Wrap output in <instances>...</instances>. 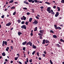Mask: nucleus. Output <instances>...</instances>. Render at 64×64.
<instances>
[{"instance_id": "e433bc0d", "label": "nucleus", "mask_w": 64, "mask_h": 64, "mask_svg": "<svg viewBox=\"0 0 64 64\" xmlns=\"http://www.w3.org/2000/svg\"><path fill=\"white\" fill-rule=\"evenodd\" d=\"M36 54H37V56H39V54L38 52H37Z\"/></svg>"}, {"instance_id": "338daca9", "label": "nucleus", "mask_w": 64, "mask_h": 64, "mask_svg": "<svg viewBox=\"0 0 64 64\" xmlns=\"http://www.w3.org/2000/svg\"><path fill=\"white\" fill-rule=\"evenodd\" d=\"M14 28H12L11 29H10V30H13V29Z\"/></svg>"}, {"instance_id": "a18cd8bd", "label": "nucleus", "mask_w": 64, "mask_h": 64, "mask_svg": "<svg viewBox=\"0 0 64 64\" xmlns=\"http://www.w3.org/2000/svg\"><path fill=\"white\" fill-rule=\"evenodd\" d=\"M56 15H59V12H56Z\"/></svg>"}, {"instance_id": "aec40b11", "label": "nucleus", "mask_w": 64, "mask_h": 64, "mask_svg": "<svg viewBox=\"0 0 64 64\" xmlns=\"http://www.w3.org/2000/svg\"><path fill=\"white\" fill-rule=\"evenodd\" d=\"M57 9H58V11H60V8L59 7H57Z\"/></svg>"}, {"instance_id": "680f3d73", "label": "nucleus", "mask_w": 64, "mask_h": 64, "mask_svg": "<svg viewBox=\"0 0 64 64\" xmlns=\"http://www.w3.org/2000/svg\"><path fill=\"white\" fill-rule=\"evenodd\" d=\"M12 63H13V61L12 60L10 62V63L12 64Z\"/></svg>"}, {"instance_id": "a19ab883", "label": "nucleus", "mask_w": 64, "mask_h": 64, "mask_svg": "<svg viewBox=\"0 0 64 64\" xmlns=\"http://www.w3.org/2000/svg\"><path fill=\"white\" fill-rule=\"evenodd\" d=\"M32 60L31 59L29 60V62L30 63H32Z\"/></svg>"}, {"instance_id": "f257e3e1", "label": "nucleus", "mask_w": 64, "mask_h": 64, "mask_svg": "<svg viewBox=\"0 0 64 64\" xmlns=\"http://www.w3.org/2000/svg\"><path fill=\"white\" fill-rule=\"evenodd\" d=\"M7 41H3L2 42V46H5V45H6V46H7Z\"/></svg>"}, {"instance_id": "c03bdc74", "label": "nucleus", "mask_w": 64, "mask_h": 64, "mask_svg": "<svg viewBox=\"0 0 64 64\" xmlns=\"http://www.w3.org/2000/svg\"><path fill=\"white\" fill-rule=\"evenodd\" d=\"M25 49H26V47H24L23 48V50H25Z\"/></svg>"}, {"instance_id": "a211bd4d", "label": "nucleus", "mask_w": 64, "mask_h": 64, "mask_svg": "<svg viewBox=\"0 0 64 64\" xmlns=\"http://www.w3.org/2000/svg\"><path fill=\"white\" fill-rule=\"evenodd\" d=\"M2 55L3 56H5L6 55V54L5 53V52H4L3 53H2Z\"/></svg>"}, {"instance_id": "6e6d98bb", "label": "nucleus", "mask_w": 64, "mask_h": 64, "mask_svg": "<svg viewBox=\"0 0 64 64\" xmlns=\"http://www.w3.org/2000/svg\"><path fill=\"white\" fill-rule=\"evenodd\" d=\"M39 38H40V39H42V38H42V36H40L39 37Z\"/></svg>"}, {"instance_id": "69168bd1", "label": "nucleus", "mask_w": 64, "mask_h": 64, "mask_svg": "<svg viewBox=\"0 0 64 64\" xmlns=\"http://www.w3.org/2000/svg\"><path fill=\"white\" fill-rule=\"evenodd\" d=\"M5 60L6 62H7L8 61V60H7V59H5Z\"/></svg>"}, {"instance_id": "9d476101", "label": "nucleus", "mask_w": 64, "mask_h": 64, "mask_svg": "<svg viewBox=\"0 0 64 64\" xmlns=\"http://www.w3.org/2000/svg\"><path fill=\"white\" fill-rule=\"evenodd\" d=\"M29 2H31L32 3H34V0H28Z\"/></svg>"}, {"instance_id": "2f4dec72", "label": "nucleus", "mask_w": 64, "mask_h": 64, "mask_svg": "<svg viewBox=\"0 0 64 64\" xmlns=\"http://www.w3.org/2000/svg\"><path fill=\"white\" fill-rule=\"evenodd\" d=\"M22 24H25V22L24 21H22L21 23Z\"/></svg>"}, {"instance_id": "7ed1b4c3", "label": "nucleus", "mask_w": 64, "mask_h": 64, "mask_svg": "<svg viewBox=\"0 0 64 64\" xmlns=\"http://www.w3.org/2000/svg\"><path fill=\"white\" fill-rule=\"evenodd\" d=\"M54 27H55V29H59V30H61V28L60 27H57V26L56 25H54Z\"/></svg>"}, {"instance_id": "052dcab7", "label": "nucleus", "mask_w": 64, "mask_h": 64, "mask_svg": "<svg viewBox=\"0 0 64 64\" xmlns=\"http://www.w3.org/2000/svg\"><path fill=\"white\" fill-rule=\"evenodd\" d=\"M38 59L40 60H41V58H39Z\"/></svg>"}, {"instance_id": "09e8293b", "label": "nucleus", "mask_w": 64, "mask_h": 64, "mask_svg": "<svg viewBox=\"0 0 64 64\" xmlns=\"http://www.w3.org/2000/svg\"><path fill=\"white\" fill-rule=\"evenodd\" d=\"M58 16V15L57 14H56L55 15V16L56 17H57Z\"/></svg>"}, {"instance_id": "bf43d9fd", "label": "nucleus", "mask_w": 64, "mask_h": 64, "mask_svg": "<svg viewBox=\"0 0 64 64\" xmlns=\"http://www.w3.org/2000/svg\"><path fill=\"white\" fill-rule=\"evenodd\" d=\"M44 54H46V52L45 51H44Z\"/></svg>"}, {"instance_id": "603ef678", "label": "nucleus", "mask_w": 64, "mask_h": 64, "mask_svg": "<svg viewBox=\"0 0 64 64\" xmlns=\"http://www.w3.org/2000/svg\"><path fill=\"white\" fill-rule=\"evenodd\" d=\"M26 14L27 15H29L30 14V13L28 12L26 13Z\"/></svg>"}, {"instance_id": "8fccbe9b", "label": "nucleus", "mask_w": 64, "mask_h": 64, "mask_svg": "<svg viewBox=\"0 0 64 64\" xmlns=\"http://www.w3.org/2000/svg\"><path fill=\"white\" fill-rule=\"evenodd\" d=\"M42 56H44V57H45V54H42Z\"/></svg>"}, {"instance_id": "ddd939ff", "label": "nucleus", "mask_w": 64, "mask_h": 64, "mask_svg": "<svg viewBox=\"0 0 64 64\" xmlns=\"http://www.w3.org/2000/svg\"><path fill=\"white\" fill-rule=\"evenodd\" d=\"M40 32L42 34H43V33L44 32V30H40Z\"/></svg>"}, {"instance_id": "6e6552de", "label": "nucleus", "mask_w": 64, "mask_h": 64, "mask_svg": "<svg viewBox=\"0 0 64 64\" xmlns=\"http://www.w3.org/2000/svg\"><path fill=\"white\" fill-rule=\"evenodd\" d=\"M26 1H27L26 0L24 1V4H26L27 5L29 4V3L28 2H26Z\"/></svg>"}, {"instance_id": "20e7f679", "label": "nucleus", "mask_w": 64, "mask_h": 64, "mask_svg": "<svg viewBox=\"0 0 64 64\" xmlns=\"http://www.w3.org/2000/svg\"><path fill=\"white\" fill-rule=\"evenodd\" d=\"M50 9H51V8L50 7H48L47 8V10L49 13H51V11L50 10Z\"/></svg>"}, {"instance_id": "37998d69", "label": "nucleus", "mask_w": 64, "mask_h": 64, "mask_svg": "<svg viewBox=\"0 0 64 64\" xmlns=\"http://www.w3.org/2000/svg\"><path fill=\"white\" fill-rule=\"evenodd\" d=\"M36 19H39V17H38V16H36Z\"/></svg>"}, {"instance_id": "c756f323", "label": "nucleus", "mask_w": 64, "mask_h": 64, "mask_svg": "<svg viewBox=\"0 0 64 64\" xmlns=\"http://www.w3.org/2000/svg\"><path fill=\"white\" fill-rule=\"evenodd\" d=\"M18 23H20L21 22V21L20 19H19L18 20Z\"/></svg>"}, {"instance_id": "7c9ffc66", "label": "nucleus", "mask_w": 64, "mask_h": 64, "mask_svg": "<svg viewBox=\"0 0 64 64\" xmlns=\"http://www.w3.org/2000/svg\"><path fill=\"white\" fill-rule=\"evenodd\" d=\"M50 33H54V31H53L52 30H50Z\"/></svg>"}, {"instance_id": "4d7b16f0", "label": "nucleus", "mask_w": 64, "mask_h": 64, "mask_svg": "<svg viewBox=\"0 0 64 64\" xmlns=\"http://www.w3.org/2000/svg\"><path fill=\"white\" fill-rule=\"evenodd\" d=\"M41 9H43L44 8V7L43 6H41L40 7Z\"/></svg>"}, {"instance_id": "0eeeda50", "label": "nucleus", "mask_w": 64, "mask_h": 64, "mask_svg": "<svg viewBox=\"0 0 64 64\" xmlns=\"http://www.w3.org/2000/svg\"><path fill=\"white\" fill-rule=\"evenodd\" d=\"M32 24H38V21L36 20H34V22H32Z\"/></svg>"}, {"instance_id": "13d9d810", "label": "nucleus", "mask_w": 64, "mask_h": 64, "mask_svg": "<svg viewBox=\"0 0 64 64\" xmlns=\"http://www.w3.org/2000/svg\"><path fill=\"white\" fill-rule=\"evenodd\" d=\"M30 34L31 36H32L33 35V33H30Z\"/></svg>"}, {"instance_id": "5fc2aeb1", "label": "nucleus", "mask_w": 64, "mask_h": 64, "mask_svg": "<svg viewBox=\"0 0 64 64\" xmlns=\"http://www.w3.org/2000/svg\"><path fill=\"white\" fill-rule=\"evenodd\" d=\"M26 62L27 63L28 62V58H26Z\"/></svg>"}, {"instance_id": "f8f14e48", "label": "nucleus", "mask_w": 64, "mask_h": 64, "mask_svg": "<svg viewBox=\"0 0 64 64\" xmlns=\"http://www.w3.org/2000/svg\"><path fill=\"white\" fill-rule=\"evenodd\" d=\"M51 13L52 14H53V15H55V12H53V10H51Z\"/></svg>"}, {"instance_id": "58836bf2", "label": "nucleus", "mask_w": 64, "mask_h": 64, "mask_svg": "<svg viewBox=\"0 0 64 64\" xmlns=\"http://www.w3.org/2000/svg\"><path fill=\"white\" fill-rule=\"evenodd\" d=\"M15 7L14 6H13L11 8V9H15Z\"/></svg>"}, {"instance_id": "4be33fe9", "label": "nucleus", "mask_w": 64, "mask_h": 64, "mask_svg": "<svg viewBox=\"0 0 64 64\" xmlns=\"http://www.w3.org/2000/svg\"><path fill=\"white\" fill-rule=\"evenodd\" d=\"M22 18H23L24 20H25L26 19V18L25 17V16H22Z\"/></svg>"}, {"instance_id": "423d86ee", "label": "nucleus", "mask_w": 64, "mask_h": 64, "mask_svg": "<svg viewBox=\"0 0 64 64\" xmlns=\"http://www.w3.org/2000/svg\"><path fill=\"white\" fill-rule=\"evenodd\" d=\"M21 28H22V29H26V26L25 25H22L21 26Z\"/></svg>"}, {"instance_id": "49530a36", "label": "nucleus", "mask_w": 64, "mask_h": 64, "mask_svg": "<svg viewBox=\"0 0 64 64\" xmlns=\"http://www.w3.org/2000/svg\"><path fill=\"white\" fill-rule=\"evenodd\" d=\"M56 7V6H54L53 7V8L54 9H55Z\"/></svg>"}, {"instance_id": "e2e57ef3", "label": "nucleus", "mask_w": 64, "mask_h": 64, "mask_svg": "<svg viewBox=\"0 0 64 64\" xmlns=\"http://www.w3.org/2000/svg\"><path fill=\"white\" fill-rule=\"evenodd\" d=\"M37 16H38V17H40V15H39V14H37Z\"/></svg>"}, {"instance_id": "f3484780", "label": "nucleus", "mask_w": 64, "mask_h": 64, "mask_svg": "<svg viewBox=\"0 0 64 64\" xmlns=\"http://www.w3.org/2000/svg\"><path fill=\"white\" fill-rule=\"evenodd\" d=\"M56 46H57L58 47H59V48H60V46L59 45V44H58L56 45Z\"/></svg>"}, {"instance_id": "473e14b6", "label": "nucleus", "mask_w": 64, "mask_h": 64, "mask_svg": "<svg viewBox=\"0 0 64 64\" xmlns=\"http://www.w3.org/2000/svg\"><path fill=\"white\" fill-rule=\"evenodd\" d=\"M50 62L51 64H53V62H52L51 60H50Z\"/></svg>"}, {"instance_id": "393cba45", "label": "nucleus", "mask_w": 64, "mask_h": 64, "mask_svg": "<svg viewBox=\"0 0 64 64\" xmlns=\"http://www.w3.org/2000/svg\"><path fill=\"white\" fill-rule=\"evenodd\" d=\"M37 30V27H36L34 29V31H36Z\"/></svg>"}, {"instance_id": "b1692460", "label": "nucleus", "mask_w": 64, "mask_h": 64, "mask_svg": "<svg viewBox=\"0 0 64 64\" xmlns=\"http://www.w3.org/2000/svg\"><path fill=\"white\" fill-rule=\"evenodd\" d=\"M46 43H49V41L48 40H46Z\"/></svg>"}, {"instance_id": "c85d7f7f", "label": "nucleus", "mask_w": 64, "mask_h": 64, "mask_svg": "<svg viewBox=\"0 0 64 64\" xmlns=\"http://www.w3.org/2000/svg\"><path fill=\"white\" fill-rule=\"evenodd\" d=\"M60 41L61 42H64V40H63L62 39H61L60 40Z\"/></svg>"}, {"instance_id": "ea45409f", "label": "nucleus", "mask_w": 64, "mask_h": 64, "mask_svg": "<svg viewBox=\"0 0 64 64\" xmlns=\"http://www.w3.org/2000/svg\"><path fill=\"white\" fill-rule=\"evenodd\" d=\"M16 55L17 56H18L17 57H18V58L19 57V56H20V54H17Z\"/></svg>"}, {"instance_id": "dca6fc26", "label": "nucleus", "mask_w": 64, "mask_h": 64, "mask_svg": "<svg viewBox=\"0 0 64 64\" xmlns=\"http://www.w3.org/2000/svg\"><path fill=\"white\" fill-rule=\"evenodd\" d=\"M22 34V32H18V36H20V35H21V34Z\"/></svg>"}, {"instance_id": "f704fd0d", "label": "nucleus", "mask_w": 64, "mask_h": 64, "mask_svg": "<svg viewBox=\"0 0 64 64\" xmlns=\"http://www.w3.org/2000/svg\"><path fill=\"white\" fill-rule=\"evenodd\" d=\"M16 11H15L14 12L13 14V15H15L16 14Z\"/></svg>"}, {"instance_id": "39448f33", "label": "nucleus", "mask_w": 64, "mask_h": 64, "mask_svg": "<svg viewBox=\"0 0 64 64\" xmlns=\"http://www.w3.org/2000/svg\"><path fill=\"white\" fill-rule=\"evenodd\" d=\"M34 2L35 3H42V2L40 1V2L39 1H38L37 0H34Z\"/></svg>"}, {"instance_id": "1a4fd4ad", "label": "nucleus", "mask_w": 64, "mask_h": 64, "mask_svg": "<svg viewBox=\"0 0 64 64\" xmlns=\"http://www.w3.org/2000/svg\"><path fill=\"white\" fill-rule=\"evenodd\" d=\"M11 23L10 22H9L8 23L6 24V26H10V25H11Z\"/></svg>"}, {"instance_id": "bb28decb", "label": "nucleus", "mask_w": 64, "mask_h": 64, "mask_svg": "<svg viewBox=\"0 0 64 64\" xmlns=\"http://www.w3.org/2000/svg\"><path fill=\"white\" fill-rule=\"evenodd\" d=\"M28 23H29L28 22H26L25 23V24H26V25H28Z\"/></svg>"}, {"instance_id": "3c124183", "label": "nucleus", "mask_w": 64, "mask_h": 64, "mask_svg": "<svg viewBox=\"0 0 64 64\" xmlns=\"http://www.w3.org/2000/svg\"><path fill=\"white\" fill-rule=\"evenodd\" d=\"M10 47H11V49H12V50H13V46H10Z\"/></svg>"}, {"instance_id": "72a5a7b5", "label": "nucleus", "mask_w": 64, "mask_h": 64, "mask_svg": "<svg viewBox=\"0 0 64 64\" xmlns=\"http://www.w3.org/2000/svg\"><path fill=\"white\" fill-rule=\"evenodd\" d=\"M18 57H17L15 58L14 59L15 60H17V59H18Z\"/></svg>"}, {"instance_id": "2eb2a0df", "label": "nucleus", "mask_w": 64, "mask_h": 64, "mask_svg": "<svg viewBox=\"0 0 64 64\" xmlns=\"http://www.w3.org/2000/svg\"><path fill=\"white\" fill-rule=\"evenodd\" d=\"M42 42H43L42 44H44L45 43V42H46V40H45V39L43 40Z\"/></svg>"}, {"instance_id": "f03ea898", "label": "nucleus", "mask_w": 64, "mask_h": 64, "mask_svg": "<svg viewBox=\"0 0 64 64\" xmlns=\"http://www.w3.org/2000/svg\"><path fill=\"white\" fill-rule=\"evenodd\" d=\"M29 44L31 47H32V42H31V41H29V42H28L26 43V46H27V45H28Z\"/></svg>"}, {"instance_id": "6ab92c4d", "label": "nucleus", "mask_w": 64, "mask_h": 64, "mask_svg": "<svg viewBox=\"0 0 64 64\" xmlns=\"http://www.w3.org/2000/svg\"><path fill=\"white\" fill-rule=\"evenodd\" d=\"M9 49V48L8 47H7L6 48V51H8V50Z\"/></svg>"}, {"instance_id": "4468645a", "label": "nucleus", "mask_w": 64, "mask_h": 64, "mask_svg": "<svg viewBox=\"0 0 64 64\" xmlns=\"http://www.w3.org/2000/svg\"><path fill=\"white\" fill-rule=\"evenodd\" d=\"M27 43V41H25V42H23L22 43V45H25V44H26Z\"/></svg>"}, {"instance_id": "5701e85b", "label": "nucleus", "mask_w": 64, "mask_h": 64, "mask_svg": "<svg viewBox=\"0 0 64 64\" xmlns=\"http://www.w3.org/2000/svg\"><path fill=\"white\" fill-rule=\"evenodd\" d=\"M53 37L54 38H57V36L56 35H54L53 36Z\"/></svg>"}, {"instance_id": "0e129e2a", "label": "nucleus", "mask_w": 64, "mask_h": 64, "mask_svg": "<svg viewBox=\"0 0 64 64\" xmlns=\"http://www.w3.org/2000/svg\"><path fill=\"white\" fill-rule=\"evenodd\" d=\"M19 63L20 64H22V63L20 62H19Z\"/></svg>"}, {"instance_id": "de8ad7c7", "label": "nucleus", "mask_w": 64, "mask_h": 64, "mask_svg": "<svg viewBox=\"0 0 64 64\" xmlns=\"http://www.w3.org/2000/svg\"><path fill=\"white\" fill-rule=\"evenodd\" d=\"M1 18H4V15H3L2 16Z\"/></svg>"}, {"instance_id": "4c0bfd02", "label": "nucleus", "mask_w": 64, "mask_h": 64, "mask_svg": "<svg viewBox=\"0 0 64 64\" xmlns=\"http://www.w3.org/2000/svg\"><path fill=\"white\" fill-rule=\"evenodd\" d=\"M23 9H24V10H27V8H24Z\"/></svg>"}, {"instance_id": "412c9836", "label": "nucleus", "mask_w": 64, "mask_h": 64, "mask_svg": "<svg viewBox=\"0 0 64 64\" xmlns=\"http://www.w3.org/2000/svg\"><path fill=\"white\" fill-rule=\"evenodd\" d=\"M32 18H30L29 19V22H31V21H32Z\"/></svg>"}, {"instance_id": "a878e982", "label": "nucleus", "mask_w": 64, "mask_h": 64, "mask_svg": "<svg viewBox=\"0 0 64 64\" xmlns=\"http://www.w3.org/2000/svg\"><path fill=\"white\" fill-rule=\"evenodd\" d=\"M14 2V0H12L10 1L9 2V3H13Z\"/></svg>"}, {"instance_id": "79ce46f5", "label": "nucleus", "mask_w": 64, "mask_h": 64, "mask_svg": "<svg viewBox=\"0 0 64 64\" xmlns=\"http://www.w3.org/2000/svg\"><path fill=\"white\" fill-rule=\"evenodd\" d=\"M35 51H34L32 54V55H34V54H35Z\"/></svg>"}, {"instance_id": "774afa93", "label": "nucleus", "mask_w": 64, "mask_h": 64, "mask_svg": "<svg viewBox=\"0 0 64 64\" xmlns=\"http://www.w3.org/2000/svg\"><path fill=\"white\" fill-rule=\"evenodd\" d=\"M27 62L26 61L25 62V64H27Z\"/></svg>"}, {"instance_id": "c9c22d12", "label": "nucleus", "mask_w": 64, "mask_h": 64, "mask_svg": "<svg viewBox=\"0 0 64 64\" xmlns=\"http://www.w3.org/2000/svg\"><path fill=\"white\" fill-rule=\"evenodd\" d=\"M61 2L64 4V0H62V1H61Z\"/></svg>"}, {"instance_id": "9b49d317", "label": "nucleus", "mask_w": 64, "mask_h": 64, "mask_svg": "<svg viewBox=\"0 0 64 64\" xmlns=\"http://www.w3.org/2000/svg\"><path fill=\"white\" fill-rule=\"evenodd\" d=\"M32 48H33V49H36L37 48L36 46L34 45V44L32 45Z\"/></svg>"}, {"instance_id": "cd10ccee", "label": "nucleus", "mask_w": 64, "mask_h": 64, "mask_svg": "<svg viewBox=\"0 0 64 64\" xmlns=\"http://www.w3.org/2000/svg\"><path fill=\"white\" fill-rule=\"evenodd\" d=\"M45 3H46L47 4H48V5H50V4L49 2H46Z\"/></svg>"}, {"instance_id": "864d4df0", "label": "nucleus", "mask_w": 64, "mask_h": 64, "mask_svg": "<svg viewBox=\"0 0 64 64\" xmlns=\"http://www.w3.org/2000/svg\"><path fill=\"white\" fill-rule=\"evenodd\" d=\"M38 35L40 36H41V35H42L41 34H40V33H38Z\"/></svg>"}]
</instances>
